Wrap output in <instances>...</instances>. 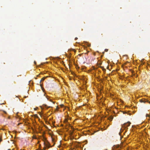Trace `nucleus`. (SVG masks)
I'll return each mask as SVG.
<instances>
[{
  "label": "nucleus",
  "mask_w": 150,
  "mask_h": 150,
  "mask_svg": "<svg viewBox=\"0 0 150 150\" xmlns=\"http://www.w3.org/2000/svg\"><path fill=\"white\" fill-rule=\"evenodd\" d=\"M44 144L46 147H47V148H49L50 147V146L49 144L48 143H44Z\"/></svg>",
  "instance_id": "3"
},
{
  "label": "nucleus",
  "mask_w": 150,
  "mask_h": 150,
  "mask_svg": "<svg viewBox=\"0 0 150 150\" xmlns=\"http://www.w3.org/2000/svg\"><path fill=\"white\" fill-rule=\"evenodd\" d=\"M34 64H36V62L35 61L34 62Z\"/></svg>",
  "instance_id": "10"
},
{
  "label": "nucleus",
  "mask_w": 150,
  "mask_h": 150,
  "mask_svg": "<svg viewBox=\"0 0 150 150\" xmlns=\"http://www.w3.org/2000/svg\"><path fill=\"white\" fill-rule=\"evenodd\" d=\"M44 105L45 107H47V108H48L50 107V106L48 107L46 105H45V104L44 105Z\"/></svg>",
  "instance_id": "6"
},
{
  "label": "nucleus",
  "mask_w": 150,
  "mask_h": 150,
  "mask_svg": "<svg viewBox=\"0 0 150 150\" xmlns=\"http://www.w3.org/2000/svg\"><path fill=\"white\" fill-rule=\"evenodd\" d=\"M108 49H105V51L106 52H108Z\"/></svg>",
  "instance_id": "8"
},
{
  "label": "nucleus",
  "mask_w": 150,
  "mask_h": 150,
  "mask_svg": "<svg viewBox=\"0 0 150 150\" xmlns=\"http://www.w3.org/2000/svg\"><path fill=\"white\" fill-rule=\"evenodd\" d=\"M77 38H75V40H77Z\"/></svg>",
  "instance_id": "11"
},
{
  "label": "nucleus",
  "mask_w": 150,
  "mask_h": 150,
  "mask_svg": "<svg viewBox=\"0 0 150 150\" xmlns=\"http://www.w3.org/2000/svg\"><path fill=\"white\" fill-rule=\"evenodd\" d=\"M148 102H149V104H150V101H148Z\"/></svg>",
  "instance_id": "13"
},
{
  "label": "nucleus",
  "mask_w": 150,
  "mask_h": 150,
  "mask_svg": "<svg viewBox=\"0 0 150 150\" xmlns=\"http://www.w3.org/2000/svg\"><path fill=\"white\" fill-rule=\"evenodd\" d=\"M45 79V77H43L40 80V82L43 81Z\"/></svg>",
  "instance_id": "5"
},
{
  "label": "nucleus",
  "mask_w": 150,
  "mask_h": 150,
  "mask_svg": "<svg viewBox=\"0 0 150 150\" xmlns=\"http://www.w3.org/2000/svg\"><path fill=\"white\" fill-rule=\"evenodd\" d=\"M131 124V123L130 122H128L127 123H125L124 124V125H122V127H124L125 129H126L127 127L128 126H129Z\"/></svg>",
  "instance_id": "1"
},
{
  "label": "nucleus",
  "mask_w": 150,
  "mask_h": 150,
  "mask_svg": "<svg viewBox=\"0 0 150 150\" xmlns=\"http://www.w3.org/2000/svg\"><path fill=\"white\" fill-rule=\"evenodd\" d=\"M146 117H149V115L148 114H146Z\"/></svg>",
  "instance_id": "9"
},
{
  "label": "nucleus",
  "mask_w": 150,
  "mask_h": 150,
  "mask_svg": "<svg viewBox=\"0 0 150 150\" xmlns=\"http://www.w3.org/2000/svg\"><path fill=\"white\" fill-rule=\"evenodd\" d=\"M113 116H110V117H109L108 118V119L110 120V121H112V120L113 119Z\"/></svg>",
  "instance_id": "4"
},
{
  "label": "nucleus",
  "mask_w": 150,
  "mask_h": 150,
  "mask_svg": "<svg viewBox=\"0 0 150 150\" xmlns=\"http://www.w3.org/2000/svg\"><path fill=\"white\" fill-rule=\"evenodd\" d=\"M139 102L141 103H145L147 102H148V100L144 98H143L140 100Z\"/></svg>",
  "instance_id": "2"
},
{
  "label": "nucleus",
  "mask_w": 150,
  "mask_h": 150,
  "mask_svg": "<svg viewBox=\"0 0 150 150\" xmlns=\"http://www.w3.org/2000/svg\"><path fill=\"white\" fill-rule=\"evenodd\" d=\"M50 101H51V102H52V100H50Z\"/></svg>",
  "instance_id": "12"
},
{
  "label": "nucleus",
  "mask_w": 150,
  "mask_h": 150,
  "mask_svg": "<svg viewBox=\"0 0 150 150\" xmlns=\"http://www.w3.org/2000/svg\"><path fill=\"white\" fill-rule=\"evenodd\" d=\"M101 68H102V69L103 71H105L106 70L103 67H101Z\"/></svg>",
  "instance_id": "7"
}]
</instances>
